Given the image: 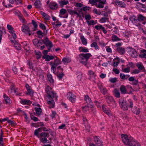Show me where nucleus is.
Instances as JSON below:
<instances>
[{
  "instance_id": "nucleus-29",
  "label": "nucleus",
  "mask_w": 146,
  "mask_h": 146,
  "mask_svg": "<svg viewBox=\"0 0 146 146\" xmlns=\"http://www.w3.org/2000/svg\"><path fill=\"white\" fill-rule=\"evenodd\" d=\"M111 40L113 42L120 41L121 39L119 38L116 35H113L111 36Z\"/></svg>"
},
{
  "instance_id": "nucleus-39",
  "label": "nucleus",
  "mask_w": 146,
  "mask_h": 146,
  "mask_svg": "<svg viewBox=\"0 0 146 146\" xmlns=\"http://www.w3.org/2000/svg\"><path fill=\"white\" fill-rule=\"evenodd\" d=\"M91 46L92 47H94L95 49L97 50L99 49L98 46V45L96 42H93L91 44Z\"/></svg>"
},
{
  "instance_id": "nucleus-44",
  "label": "nucleus",
  "mask_w": 146,
  "mask_h": 146,
  "mask_svg": "<svg viewBox=\"0 0 146 146\" xmlns=\"http://www.w3.org/2000/svg\"><path fill=\"white\" fill-rule=\"evenodd\" d=\"M88 75L91 77H95L96 76V74L92 70H90L88 71Z\"/></svg>"
},
{
  "instance_id": "nucleus-37",
  "label": "nucleus",
  "mask_w": 146,
  "mask_h": 146,
  "mask_svg": "<svg viewBox=\"0 0 146 146\" xmlns=\"http://www.w3.org/2000/svg\"><path fill=\"white\" fill-rule=\"evenodd\" d=\"M5 33L6 31L5 30L3 27L2 28V30H0V43L1 41V40L2 38V35L3 33Z\"/></svg>"
},
{
  "instance_id": "nucleus-49",
  "label": "nucleus",
  "mask_w": 146,
  "mask_h": 146,
  "mask_svg": "<svg viewBox=\"0 0 146 146\" xmlns=\"http://www.w3.org/2000/svg\"><path fill=\"white\" fill-rule=\"evenodd\" d=\"M40 136L41 137H49V134L48 133L42 132L40 134Z\"/></svg>"
},
{
  "instance_id": "nucleus-45",
  "label": "nucleus",
  "mask_w": 146,
  "mask_h": 146,
  "mask_svg": "<svg viewBox=\"0 0 146 146\" xmlns=\"http://www.w3.org/2000/svg\"><path fill=\"white\" fill-rule=\"evenodd\" d=\"M123 35L126 38L129 37L131 36L130 33V32H125L123 33Z\"/></svg>"
},
{
  "instance_id": "nucleus-60",
  "label": "nucleus",
  "mask_w": 146,
  "mask_h": 146,
  "mask_svg": "<svg viewBox=\"0 0 146 146\" xmlns=\"http://www.w3.org/2000/svg\"><path fill=\"white\" fill-rule=\"evenodd\" d=\"M85 18L86 20H90L92 18L90 15L89 14L86 15Z\"/></svg>"
},
{
  "instance_id": "nucleus-27",
  "label": "nucleus",
  "mask_w": 146,
  "mask_h": 146,
  "mask_svg": "<svg viewBox=\"0 0 146 146\" xmlns=\"http://www.w3.org/2000/svg\"><path fill=\"white\" fill-rule=\"evenodd\" d=\"M136 66L139 70H141L143 72H145V69L144 66H143L142 64H137Z\"/></svg>"
},
{
  "instance_id": "nucleus-8",
  "label": "nucleus",
  "mask_w": 146,
  "mask_h": 146,
  "mask_svg": "<svg viewBox=\"0 0 146 146\" xmlns=\"http://www.w3.org/2000/svg\"><path fill=\"white\" fill-rule=\"evenodd\" d=\"M127 51L128 53L130 54L133 58H136L138 56L137 52L135 50L130 47L127 48Z\"/></svg>"
},
{
  "instance_id": "nucleus-59",
  "label": "nucleus",
  "mask_w": 146,
  "mask_h": 146,
  "mask_svg": "<svg viewBox=\"0 0 146 146\" xmlns=\"http://www.w3.org/2000/svg\"><path fill=\"white\" fill-rule=\"evenodd\" d=\"M57 69L58 70V72H60V73H61L63 72V69L60 66H58L57 67Z\"/></svg>"
},
{
  "instance_id": "nucleus-63",
  "label": "nucleus",
  "mask_w": 146,
  "mask_h": 146,
  "mask_svg": "<svg viewBox=\"0 0 146 146\" xmlns=\"http://www.w3.org/2000/svg\"><path fill=\"white\" fill-rule=\"evenodd\" d=\"M94 141L96 143H98L100 141L99 139V138L97 136H95L94 137Z\"/></svg>"
},
{
  "instance_id": "nucleus-26",
  "label": "nucleus",
  "mask_w": 146,
  "mask_h": 146,
  "mask_svg": "<svg viewBox=\"0 0 146 146\" xmlns=\"http://www.w3.org/2000/svg\"><path fill=\"white\" fill-rule=\"evenodd\" d=\"M120 90L122 94H125L126 93V89L123 85H122L120 86Z\"/></svg>"
},
{
  "instance_id": "nucleus-15",
  "label": "nucleus",
  "mask_w": 146,
  "mask_h": 146,
  "mask_svg": "<svg viewBox=\"0 0 146 146\" xmlns=\"http://www.w3.org/2000/svg\"><path fill=\"white\" fill-rule=\"evenodd\" d=\"M60 14L61 15H64L63 17V18H67L68 16V14L67 13L66 10L64 9H62L60 11Z\"/></svg>"
},
{
  "instance_id": "nucleus-46",
  "label": "nucleus",
  "mask_w": 146,
  "mask_h": 146,
  "mask_svg": "<svg viewBox=\"0 0 146 146\" xmlns=\"http://www.w3.org/2000/svg\"><path fill=\"white\" fill-rule=\"evenodd\" d=\"M36 58L37 59H39L42 56L41 53L39 51L36 52Z\"/></svg>"
},
{
  "instance_id": "nucleus-57",
  "label": "nucleus",
  "mask_w": 146,
  "mask_h": 146,
  "mask_svg": "<svg viewBox=\"0 0 146 146\" xmlns=\"http://www.w3.org/2000/svg\"><path fill=\"white\" fill-rule=\"evenodd\" d=\"M89 2L90 4L93 5H97V2L95 0H89Z\"/></svg>"
},
{
  "instance_id": "nucleus-2",
  "label": "nucleus",
  "mask_w": 146,
  "mask_h": 146,
  "mask_svg": "<svg viewBox=\"0 0 146 146\" xmlns=\"http://www.w3.org/2000/svg\"><path fill=\"white\" fill-rule=\"evenodd\" d=\"M122 141L125 144L128 146H141L140 144L132 137H128L127 135L122 134L121 135Z\"/></svg>"
},
{
  "instance_id": "nucleus-31",
  "label": "nucleus",
  "mask_w": 146,
  "mask_h": 146,
  "mask_svg": "<svg viewBox=\"0 0 146 146\" xmlns=\"http://www.w3.org/2000/svg\"><path fill=\"white\" fill-rule=\"evenodd\" d=\"M40 27L42 30H43V32H44V33H47V31L46 29V27L44 24L40 23L39 25Z\"/></svg>"
},
{
  "instance_id": "nucleus-12",
  "label": "nucleus",
  "mask_w": 146,
  "mask_h": 146,
  "mask_svg": "<svg viewBox=\"0 0 146 146\" xmlns=\"http://www.w3.org/2000/svg\"><path fill=\"white\" fill-rule=\"evenodd\" d=\"M22 30L23 32L27 34H28L29 35H31V33H30L31 31L29 28L26 25H23L22 27Z\"/></svg>"
},
{
  "instance_id": "nucleus-56",
  "label": "nucleus",
  "mask_w": 146,
  "mask_h": 146,
  "mask_svg": "<svg viewBox=\"0 0 146 146\" xmlns=\"http://www.w3.org/2000/svg\"><path fill=\"white\" fill-rule=\"evenodd\" d=\"M108 19L106 17H102L100 19V21L102 23H105L108 21Z\"/></svg>"
},
{
  "instance_id": "nucleus-21",
  "label": "nucleus",
  "mask_w": 146,
  "mask_h": 146,
  "mask_svg": "<svg viewBox=\"0 0 146 146\" xmlns=\"http://www.w3.org/2000/svg\"><path fill=\"white\" fill-rule=\"evenodd\" d=\"M67 11L71 15L76 14L78 17L80 15L76 11H74L70 9H67Z\"/></svg>"
},
{
  "instance_id": "nucleus-43",
  "label": "nucleus",
  "mask_w": 146,
  "mask_h": 146,
  "mask_svg": "<svg viewBox=\"0 0 146 146\" xmlns=\"http://www.w3.org/2000/svg\"><path fill=\"white\" fill-rule=\"evenodd\" d=\"M22 44L23 45V48L26 50V51H28L29 49L28 47H27V44L26 42H22Z\"/></svg>"
},
{
  "instance_id": "nucleus-58",
  "label": "nucleus",
  "mask_w": 146,
  "mask_h": 146,
  "mask_svg": "<svg viewBox=\"0 0 146 146\" xmlns=\"http://www.w3.org/2000/svg\"><path fill=\"white\" fill-rule=\"evenodd\" d=\"M14 13L16 15L18 16L19 17H21V14L18 11H16L14 12Z\"/></svg>"
},
{
  "instance_id": "nucleus-17",
  "label": "nucleus",
  "mask_w": 146,
  "mask_h": 146,
  "mask_svg": "<svg viewBox=\"0 0 146 146\" xmlns=\"http://www.w3.org/2000/svg\"><path fill=\"white\" fill-rule=\"evenodd\" d=\"M102 110L105 113L107 114L109 116H111L112 115L111 113L110 110H107L106 106H102Z\"/></svg>"
},
{
  "instance_id": "nucleus-1",
  "label": "nucleus",
  "mask_w": 146,
  "mask_h": 146,
  "mask_svg": "<svg viewBox=\"0 0 146 146\" xmlns=\"http://www.w3.org/2000/svg\"><path fill=\"white\" fill-rule=\"evenodd\" d=\"M52 88L48 86L46 88V92L47 95L46 97V99L47 104L49 105L50 108H53L54 106L55 102L54 100H57V96L56 94L51 91Z\"/></svg>"
},
{
  "instance_id": "nucleus-38",
  "label": "nucleus",
  "mask_w": 146,
  "mask_h": 146,
  "mask_svg": "<svg viewBox=\"0 0 146 146\" xmlns=\"http://www.w3.org/2000/svg\"><path fill=\"white\" fill-rule=\"evenodd\" d=\"M100 90L101 92L103 94L105 95L106 94L107 90L105 88L102 87H100Z\"/></svg>"
},
{
  "instance_id": "nucleus-47",
  "label": "nucleus",
  "mask_w": 146,
  "mask_h": 146,
  "mask_svg": "<svg viewBox=\"0 0 146 146\" xmlns=\"http://www.w3.org/2000/svg\"><path fill=\"white\" fill-rule=\"evenodd\" d=\"M64 75V74L62 72H61L58 74L57 75V76L59 80H60L62 79Z\"/></svg>"
},
{
  "instance_id": "nucleus-28",
  "label": "nucleus",
  "mask_w": 146,
  "mask_h": 146,
  "mask_svg": "<svg viewBox=\"0 0 146 146\" xmlns=\"http://www.w3.org/2000/svg\"><path fill=\"white\" fill-rule=\"evenodd\" d=\"M116 50L120 54H124L125 52V48L122 47L117 48Z\"/></svg>"
},
{
  "instance_id": "nucleus-6",
  "label": "nucleus",
  "mask_w": 146,
  "mask_h": 146,
  "mask_svg": "<svg viewBox=\"0 0 146 146\" xmlns=\"http://www.w3.org/2000/svg\"><path fill=\"white\" fill-rule=\"evenodd\" d=\"M107 103L109 105L111 106L113 108H114L116 106V103L113 98L111 96H107L106 98Z\"/></svg>"
},
{
  "instance_id": "nucleus-54",
  "label": "nucleus",
  "mask_w": 146,
  "mask_h": 146,
  "mask_svg": "<svg viewBox=\"0 0 146 146\" xmlns=\"http://www.w3.org/2000/svg\"><path fill=\"white\" fill-rule=\"evenodd\" d=\"M25 87L27 90L28 91H29V92H30L31 91H32L31 89V87L28 84H26Z\"/></svg>"
},
{
  "instance_id": "nucleus-64",
  "label": "nucleus",
  "mask_w": 146,
  "mask_h": 146,
  "mask_svg": "<svg viewBox=\"0 0 146 146\" xmlns=\"http://www.w3.org/2000/svg\"><path fill=\"white\" fill-rule=\"evenodd\" d=\"M139 56L141 58H146V54L143 53H141L139 55Z\"/></svg>"
},
{
  "instance_id": "nucleus-9",
  "label": "nucleus",
  "mask_w": 146,
  "mask_h": 146,
  "mask_svg": "<svg viewBox=\"0 0 146 146\" xmlns=\"http://www.w3.org/2000/svg\"><path fill=\"white\" fill-rule=\"evenodd\" d=\"M42 41H43L44 44H45L48 49L50 50L51 48L53 46V45L52 42L49 40L48 38L47 37H45Z\"/></svg>"
},
{
  "instance_id": "nucleus-41",
  "label": "nucleus",
  "mask_w": 146,
  "mask_h": 146,
  "mask_svg": "<svg viewBox=\"0 0 146 146\" xmlns=\"http://www.w3.org/2000/svg\"><path fill=\"white\" fill-rule=\"evenodd\" d=\"M39 40L38 39L35 38L33 40V44L36 46H37L38 48H39V46L38 45V43L39 42Z\"/></svg>"
},
{
  "instance_id": "nucleus-23",
  "label": "nucleus",
  "mask_w": 146,
  "mask_h": 146,
  "mask_svg": "<svg viewBox=\"0 0 146 146\" xmlns=\"http://www.w3.org/2000/svg\"><path fill=\"white\" fill-rule=\"evenodd\" d=\"M120 77L123 80H127L129 77V75H125L123 73H121L120 74Z\"/></svg>"
},
{
  "instance_id": "nucleus-25",
  "label": "nucleus",
  "mask_w": 146,
  "mask_h": 146,
  "mask_svg": "<svg viewBox=\"0 0 146 146\" xmlns=\"http://www.w3.org/2000/svg\"><path fill=\"white\" fill-rule=\"evenodd\" d=\"M58 2L60 5V6L62 7H63L64 5H66L68 3V1L67 0V1L61 0L59 1Z\"/></svg>"
},
{
  "instance_id": "nucleus-34",
  "label": "nucleus",
  "mask_w": 146,
  "mask_h": 146,
  "mask_svg": "<svg viewBox=\"0 0 146 146\" xmlns=\"http://www.w3.org/2000/svg\"><path fill=\"white\" fill-rule=\"evenodd\" d=\"M80 38L81 40L82 44L84 45H86L87 44V41L86 39L84 38L83 36H81Z\"/></svg>"
},
{
  "instance_id": "nucleus-3",
  "label": "nucleus",
  "mask_w": 146,
  "mask_h": 146,
  "mask_svg": "<svg viewBox=\"0 0 146 146\" xmlns=\"http://www.w3.org/2000/svg\"><path fill=\"white\" fill-rule=\"evenodd\" d=\"M92 56V55L89 53H81L79 54L77 59L80 63L86 65L88 62V60Z\"/></svg>"
},
{
  "instance_id": "nucleus-5",
  "label": "nucleus",
  "mask_w": 146,
  "mask_h": 146,
  "mask_svg": "<svg viewBox=\"0 0 146 146\" xmlns=\"http://www.w3.org/2000/svg\"><path fill=\"white\" fill-rule=\"evenodd\" d=\"M119 103L120 107L123 110H127L129 107V104L123 99L120 98L119 99Z\"/></svg>"
},
{
  "instance_id": "nucleus-4",
  "label": "nucleus",
  "mask_w": 146,
  "mask_h": 146,
  "mask_svg": "<svg viewBox=\"0 0 146 146\" xmlns=\"http://www.w3.org/2000/svg\"><path fill=\"white\" fill-rule=\"evenodd\" d=\"M55 57L54 61L50 62V65L51 66V70L54 74H56V67L59 64H61V60L56 56H54Z\"/></svg>"
},
{
  "instance_id": "nucleus-35",
  "label": "nucleus",
  "mask_w": 146,
  "mask_h": 146,
  "mask_svg": "<svg viewBox=\"0 0 146 146\" xmlns=\"http://www.w3.org/2000/svg\"><path fill=\"white\" fill-rule=\"evenodd\" d=\"M71 61V59L69 58H64L62 59L63 63H68L70 62Z\"/></svg>"
},
{
  "instance_id": "nucleus-48",
  "label": "nucleus",
  "mask_w": 146,
  "mask_h": 146,
  "mask_svg": "<svg viewBox=\"0 0 146 146\" xmlns=\"http://www.w3.org/2000/svg\"><path fill=\"white\" fill-rule=\"evenodd\" d=\"M30 117L31 119L33 120L34 121H36L38 120L37 118L35 116L32 114H31Z\"/></svg>"
},
{
  "instance_id": "nucleus-40",
  "label": "nucleus",
  "mask_w": 146,
  "mask_h": 146,
  "mask_svg": "<svg viewBox=\"0 0 146 146\" xmlns=\"http://www.w3.org/2000/svg\"><path fill=\"white\" fill-rule=\"evenodd\" d=\"M35 111L37 114L40 115L42 112V110L40 108H35Z\"/></svg>"
},
{
  "instance_id": "nucleus-20",
  "label": "nucleus",
  "mask_w": 146,
  "mask_h": 146,
  "mask_svg": "<svg viewBox=\"0 0 146 146\" xmlns=\"http://www.w3.org/2000/svg\"><path fill=\"white\" fill-rule=\"evenodd\" d=\"M130 20L134 23H137L138 21V16H135L133 15L129 18Z\"/></svg>"
},
{
  "instance_id": "nucleus-42",
  "label": "nucleus",
  "mask_w": 146,
  "mask_h": 146,
  "mask_svg": "<svg viewBox=\"0 0 146 146\" xmlns=\"http://www.w3.org/2000/svg\"><path fill=\"white\" fill-rule=\"evenodd\" d=\"M95 1L100 4H102L104 5L106 4L107 3L106 0H95Z\"/></svg>"
},
{
  "instance_id": "nucleus-18",
  "label": "nucleus",
  "mask_w": 146,
  "mask_h": 146,
  "mask_svg": "<svg viewBox=\"0 0 146 146\" xmlns=\"http://www.w3.org/2000/svg\"><path fill=\"white\" fill-rule=\"evenodd\" d=\"M41 3L40 0H36L34 3L35 7L37 9L41 8Z\"/></svg>"
},
{
  "instance_id": "nucleus-30",
  "label": "nucleus",
  "mask_w": 146,
  "mask_h": 146,
  "mask_svg": "<svg viewBox=\"0 0 146 146\" xmlns=\"http://www.w3.org/2000/svg\"><path fill=\"white\" fill-rule=\"evenodd\" d=\"M47 77L48 81L51 83H53L54 82V80L52 78V75L48 73L47 74Z\"/></svg>"
},
{
  "instance_id": "nucleus-53",
  "label": "nucleus",
  "mask_w": 146,
  "mask_h": 146,
  "mask_svg": "<svg viewBox=\"0 0 146 146\" xmlns=\"http://www.w3.org/2000/svg\"><path fill=\"white\" fill-rule=\"evenodd\" d=\"M122 71L125 73H128L130 72V67H127L123 69H122Z\"/></svg>"
},
{
  "instance_id": "nucleus-14",
  "label": "nucleus",
  "mask_w": 146,
  "mask_h": 146,
  "mask_svg": "<svg viewBox=\"0 0 146 146\" xmlns=\"http://www.w3.org/2000/svg\"><path fill=\"white\" fill-rule=\"evenodd\" d=\"M50 8L53 10H56L58 7V5L57 3L53 1H52L50 3L49 5Z\"/></svg>"
},
{
  "instance_id": "nucleus-32",
  "label": "nucleus",
  "mask_w": 146,
  "mask_h": 146,
  "mask_svg": "<svg viewBox=\"0 0 146 146\" xmlns=\"http://www.w3.org/2000/svg\"><path fill=\"white\" fill-rule=\"evenodd\" d=\"M40 140L43 143H51V141H49L47 139L46 137L42 138L40 139Z\"/></svg>"
},
{
  "instance_id": "nucleus-62",
  "label": "nucleus",
  "mask_w": 146,
  "mask_h": 146,
  "mask_svg": "<svg viewBox=\"0 0 146 146\" xmlns=\"http://www.w3.org/2000/svg\"><path fill=\"white\" fill-rule=\"evenodd\" d=\"M29 100L25 99L22 100L21 102L22 104H28L29 103Z\"/></svg>"
},
{
  "instance_id": "nucleus-51",
  "label": "nucleus",
  "mask_w": 146,
  "mask_h": 146,
  "mask_svg": "<svg viewBox=\"0 0 146 146\" xmlns=\"http://www.w3.org/2000/svg\"><path fill=\"white\" fill-rule=\"evenodd\" d=\"M32 23L34 25V27L35 28V29L33 30V31H35L36 30V29L38 27L37 25V24L36 22L34 20H32Z\"/></svg>"
},
{
  "instance_id": "nucleus-11",
  "label": "nucleus",
  "mask_w": 146,
  "mask_h": 146,
  "mask_svg": "<svg viewBox=\"0 0 146 146\" xmlns=\"http://www.w3.org/2000/svg\"><path fill=\"white\" fill-rule=\"evenodd\" d=\"M138 16V21L142 22L143 25L146 23V17L141 14H139L137 15Z\"/></svg>"
},
{
  "instance_id": "nucleus-36",
  "label": "nucleus",
  "mask_w": 146,
  "mask_h": 146,
  "mask_svg": "<svg viewBox=\"0 0 146 146\" xmlns=\"http://www.w3.org/2000/svg\"><path fill=\"white\" fill-rule=\"evenodd\" d=\"M1 133L0 134V146H3V141L2 138L3 132L2 130L1 131Z\"/></svg>"
},
{
  "instance_id": "nucleus-55",
  "label": "nucleus",
  "mask_w": 146,
  "mask_h": 146,
  "mask_svg": "<svg viewBox=\"0 0 146 146\" xmlns=\"http://www.w3.org/2000/svg\"><path fill=\"white\" fill-rule=\"evenodd\" d=\"M117 80V78H111L109 79V81L111 83H115Z\"/></svg>"
},
{
  "instance_id": "nucleus-7",
  "label": "nucleus",
  "mask_w": 146,
  "mask_h": 146,
  "mask_svg": "<svg viewBox=\"0 0 146 146\" xmlns=\"http://www.w3.org/2000/svg\"><path fill=\"white\" fill-rule=\"evenodd\" d=\"M129 107L131 108V111L135 114H138L140 113L139 109L136 106L133 107V103L132 101H130L129 102Z\"/></svg>"
},
{
  "instance_id": "nucleus-22",
  "label": "nucleus",
  "mask_w": 146,
  "mask_h": 146,
  "mask_svg": "<svg viewBox=\"0 0 146 146\" xmlns=\"http://www.w3.org/2000/svg\"><path fill=\"white\" fill-rule=\"evenodd\" d=\"M3 96L6 104H9L11 103V101L10 99L8 97L7 95L6 94H4Z\"/></svg>"
},
{
  "instance_id": "nucleus-24",
  "label": "nucleus",
  "mask_w": 146,
  "mask_h": 146,
  "mask_svg": "<svg viewBox=\"0 0 146 146\" xmlns=\"http://www.w3.org/2000/svg\"><path fill=\"white\" fill-rule=\"evenodd\" d=\"M84 100L88 104H90V105H92V101L90 98H89L88 95H86L85 96Z\"/></svg>"
},
{
  "instance_id": "nucleus-61",
  "label": "nucleus",
  "mask_w": 146,
  "mask_h": 146,
  "mask_svg": "<svg viewBox=\"0 0 146 146\" xmlns=\"http://www.w3.org/2000/svg\"><path fill=\"white\" fill-rule=\"evenodd\" d=\"M87 22L89 25H93L95 24L94 21L93 20H92L90 21H87Z\"/></svg>"
},
{
  "instance_id": "nucleus-16",
  "label": "nucleus",
  "mask_w": 146,
  "mask_h": 146,
  "mask_svg": "<svg viewBox=\"0 0 146 146\" xmlns=\"http://www.w3.org/2000/svg\"><path fill=\"white\" fill-rule=\"evenodd\" d=\"M114 2L117 5L119 6L120 7L125 8V7L126 5L123 2L119 0H115Z\"/></svg>"
},
{
  "instance_id": "nucleus-52",
  "label": "nucleus",
  "mask_w": 146,
  "mask_h": 146,
  "mask_svg": "<svg viewBox=\"0 0 146 146\" xmlns=\"http://www.w3.org/2000/svg\"><path fill=\"white\" fill-rule=\"evenodd\" d=\"M47 33H44V32L42 33V31L40 30H39L37 31L36 34L38 35H41L42 36H43V35H46Z\"/></svg>"
},
{
  "instance_id": "nucleus-10",
  "label": "nucleus",
  "mask_w": 146,
  "mask_h": 146,
  "mask_svg": "<svg viewBox=\"0 0 146 146\" xmlns=\"http://www.w3.org/2000/svg\"><path fill=\"white\" fill-rule=\"evenodd\" d=\"M68 99L71 102H75L76 101V96L71 92L68 93L67 94Z\"/></svg>"
},
{
  "instance_id": "nucleus-50",
  "label": "nucleus",
  "mask_w": 146,
  "mask_h": 146,
  "mask_svg": "<svg viewBox=\"0 0 146 146\" xmlns=\"http://www.w3.org/2000/svg\"><path fill=\"white\" fill-rule=\"evenodd\" d=\"M89 108V106L88 105H86L85 106L82 107L83 111L84 112H86L88 110Z\"/></svg>"
},
{
  "instance_id": "nucleus-33",
  "label": "nucleus",
  "mask_w": 146,
  "mask_h": 146,
  "mask_svg": "<svg viewBox=\"0 0 146 146\" xmlns=\"http://www.w3.org/2000/svg\"><path fill=\"white\" fill-rule=\"evenodd\" d=\"M113 93L115 97L117 98H119L120 97V93L116 89L114 90L113 91Z\"/></svg>"
},
{
  "instance_id": "nucleus-13",
  "label": "nucleus",
  "mask_w": 146,
  "mask_h": 146,
  "mask_svg": "<svg viewBox=\"0 0 146 146\" xmlns=\"http://www.w3.org/2000/svg\"><path fill=\"white\" fill-rule=\"evenodd\" d=\"M11 42L13 44H14V46L18 50H20L21 49V45L20 44L18 43L15 40H13L12 38H10Z\"/></svg>"
},
{
  "instance_id": "nucleus-19",
  "label": "nucleus",
  "mask_w": 146,
  "mask_h": 146,
  "mask_svg": "<svg viewBox=\"0 0 146 146\" xmlns=\"http://www.w3.org/2000/svg\"><path fill=\"white\" fill-rule=\"evenodd\" d=\"M42 58L45 59V60L46 61H49L50 60H53L55 58V57L54 56H49L48 55H46V56H42Z\"/></svg>"
}]
</instances>
